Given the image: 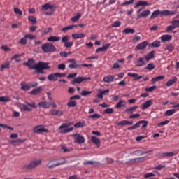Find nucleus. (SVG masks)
Returning a JSON list of instances; mask_svg holds the SVG:
<instances>
[{
	"label": "nucleus",
	"mask_w": 179,
	"mask_h": 179,
	"mask_svg": "<svg viewBox=\"0 0 179 179\" xmlns=\"http://www.w3.org/2000/svg\"><path fill=\"white\" fill-rule=\"evenodd\" d=\"M23 65L28 66L29 69H36L39 73H44V69H50V63L39 62L36 63L34 59H29L27 62L23 63Z\"/></svg>",
	"instance_id": "obj_1"
},
{
	"label": "nucleus",
	"mask_w": 179,
	"mask_h": 179,
	"mask_svg": "<svg viewBox=\"0 0 179 179\" xmlns=\"http://www.w3.org/2000/svg\"><path fill=\"white\" fill-rule=\"evenodd\" d=\"M41 164V159H33L31 160L29 164H24L22 166V169L25 171H29V170H34L36 167H38Z\"/></svg>",
	"instance_id": "obj_2"
},
{
	"label": "nucleus",
	"mask_w": 179,
	"mask_h": 179,
	"mask_svg": "<svg viewBox=\"0 0 179 179\" xmlns=\"http://www.w3.org/2000/svg\"><path fill=\"white\" fill-rule=\"evenodd\" d=\"M41 49L43 52L48 53V52H55L57 51V48L54 44L51 43H46L42 45Z\"/></svg>",
	"instance_id": "obj_3"
},
{
	"label": "nucleus",
	"mask_w": 179,
	"mask_h": 179,
	"mask_svg": "<svg viewBox=\"0 0 179 179\" xmlns=\"http://www.w3.org/2000/svg\"><path fill=\"white\" fill-rule=\"evenodd\" d=\"M71 124L69 123H64L59 126L60 134H68V132H72L73 127H69Z\"/></svg>",
	"instance_id": "obj_4"
},
{
	"label": "nucleus",
	"mask_w": 179,
	"mask_h": 179,
	"mask_svg": "<svg viewBox=\"0 0 179 179\" xmlns=\"http://www.w3.org/2000/svg\"><path fill=\"white\" fill-rule=\"evenodd\" d=\"M33 132L34 134H48V129L44 128L43 125H38L33 128Z\"/></svg>",
	"instance_id": "obj_5"
},
{
	"label": "nucleus",
	"mask_w": 179,
	"mask_h": 179,
	"mask_svg": "<svg viewBox=\"0 0 179 179\" xmlns=\"http://www.w3.org/2000/svg\"><path fill=\"white\" fill-rule=\"evenodd\" d=\"M72 136L76 143H85L86 140H85V137L80 134H72Z\"/></svg>",
	"instance_id": "obj_6"
},
{
	"label": "nucleus",
	"mask_w": 179,
	"mask_h": 179,
	"mask_svg": "<svg viewBox=\"0 0 179 179\" xmlns=\"http://www.w3.org/2000/svg\"><path fill=\"white\" fill-rule=\"evenodd\" d=\"M68 62L70 63L69 65V68H70V69H76V68H79V66H80V64L76 63V59H69Z\"/></svg>",
	"instance_id": "obj_7"
},
{
	"label": "nucleus",
	"mask_w": 179,
	"mask_h": 179,
	"mask_svg": "<svg viewBox=\"0 0 179 179\" xmlns=\"http://www.w3.org/2000/svg\"><path fill=\"white\" fill-rule=\"evenodd\" d=\"M90 79H92L90 77H78L72 80V83L73 85L75 83H82L85 80H90Z\"/></svg>",
	"instance_id": "obj_8"
},
{
	"label": "nucleus",
	"mask_w": 179,
	"mask_h": 179,
	"mask_svg": "<svg viewBox=\"0 0 179 179\" xmlns=\"http://www.w3.org/2000/svg\"><path fill=\"white\" fill-rule=\"evenodd\" d=\"M159 15H161V16H164V10L160 11V10H156L153 11L150 16V19H156Z\"/></svg>",
	"instance_id": "obj_9"
},
{
	"label": "nucleus",
	"mask_w": 179,
	"mask_h": 179,
	"mask_svg": "<svg viewBox=\"0 0 179 179\" xmlns=\"http://www.w3.org/2000/svg\"><path fill=\"white\" fill-rule=\"evenodd\" d=\"M143 162H145V157L131 159L129 161V163L130 164H135V163H142Z\"/></svg>",
	"instance_id": "obj_10"
},
{
	"label": "nucleus",
	"mask_w": 179,
	"mask_h": 179,
	"mask_svg": "<svg viewBox=\"0 0 179 179\" xmlns=\"http://www.w3.org/2000/svg\"><path fill=\"white\" fill-rule=\"evenodd\" d=\"M91 141L92 143H94V145H96V146H97V148H100V146H101L100 138L96 137V136H92Z\"/></svg>",
	"instance_id": "obj_11"
},
{
	"label": "nucleus",
	"mask_w": 179,
	"mask_h": 179,
	"mask_svg": "<svg viewBox=\"0 0 179 179\" xmlns=\"http://www.w3.org/2000/svg\"><path fill=\"white\" fill-rule=\"evenodd\" d=\"M149 45V43L146 41H144L139 44L137 45L136 48L137 50H145Z\"/></svg>",
	"instance_id": "obj_12"
},
{
	"label": "nucleus",
	"mask_w": 179,
	"mask_h": 179,
	"mask_svg": "<svg viewBox=\"0 0 179 179\" xmlns=\"http://www.w3.org/2000/svg\"><path fill=\"white\" fill-rule=\"evenodd\" d=\"M152 104H153V101H152V99L148 100L144 103L142 104L141 109L147 110V108H149V107H150Z\"/></svg>",
	"instance_id": "obj_13"
},
{
	"label": "nucleus",
	"mask_w": 179,
	"mask_h": 179,
	"mask_svg": "<svg viewBox=\"0 0 179 179\" xmlns=\"http://www.w3.org/2000/svg\"><path fill=\"white\" fill-rule=\"evenodd\" d=\"M111 46V43H107L101 48H99L96 50V52H104V51H107L108 48Z\"/></svg>",
	"instance_id": "obj_14"
},
{
	"label": "nucleus",
	"mask_w": 179,
	"mask_h": 179,
	"mask_svg": "<svg viewBox=\"0 0 179 179\" xmlns=\"http://www.w3.org/2000/svg\"><path fill=\"white\" fill-rule=\"evenodd\" d=\"M150 5L149 2L145 1H138L137 3H136L134 8H139V6H149Z\"/></svg>",
	"instance_id": "obj_15"
},
{
	"label": "nucleus",
	"mask_w": 179,
	"mask_h": 179,
	"mask_svg": "<svg viewBox=\"0 0 179 179\" xmlns=\"http://www.w3.org/2000/svg\"><path fill=\"white\" fill-rule=\"evenodd\" d=\"M177 80H178L177 77L173 76L172 79L169 80L168 82L166 83V86L170 87V86H173L174 83H177Z\"/></svg>",
	"instance_id": "obj_16"
},
{
	"label": "nucleus",
	"mask_w": 179,
	"mask_h": 179,
	"mask_svg": "<svg viewBox=\"0 0 179 179\" xmlns=\"http://www.w3.org/2000/svg\"><path fill=\"white\" fill-rule=\"evenodd\" d=\"M171 40H173V36L171 35H162L161 36V41H162V43L171 41Z\"/></svg>",
	"instance_id": "obj_17"
},
{
	"label": "nucleus",
	"mask_w": 179,
	"mask_h": 179,
	"mask_svg": "<svg viewBox=\"0 0 179 179\" xmlns=\"http://www.w3.org/2000/svg\"><path fill=\"white\" fill-rule=\"evenodd\" d=\"M155 52H156V51L152 50L150 53L145 56V59L147 61V62H149L150 59H153V58H155Z\"/></svg>",
	"instance_id": "obj_18"
},
{
	"label": "nucleus",
	"mask_w": 179,
	"mask_h": 179,
	"mask_svg": "<svg viewBox=\"0 0 179 179\" xmlns=\"http://www.w3.org/2000/svg\"><path fill=\"white\" fill-rule=\"evenodd\" d=\"M150 48H153L155 47V48H159L162 45V43L159 41L155 40L152 43L148 45Z\"/></svg>",
	"instance_id": "obj_19"
},
{
	"label": "nucleus",
	"mask_w": 179,
	"mask_h": 179,
	"mask_svg": "<svg viewBox=\"0 0 179 179\" xmlns=\"http://www.w3.org/2000/svg\"><path fill=\"white\" fill-rule=\"evenodd\" d=\"M145 65V57H139L136 62V66H143Z\"/></svg>",
	"instance_id": "obj_20"
},
{
	"label": "nucleus",
	"mask_w": 179,
	"mask_h": 179,
	"mask_svg": "<svg viewBox=\"0 0 179 179\" xmlns=\"http://www.w3.org/2000/svg\"><path fill=\"white\" fill-rule=\"evenodd\" d=\"M21 89L22 90H24V92H27L31 89V87L29 85V84H26L24 82H22L20 83Z\"/></svg>",
	"instance_id": "obj_21"
},
{
	"label": "nucleus",
	"mask_w": 179,
	"mask_h": 179,
	"mask_svg": "<svg viewBox=\"0 0 179 179\" xmlns=\"http://www.w3.org/2000/svg\"><path fill=\"white\" fill-rule=\"evenodd\" d=\"M50 114L51 115L61 117L62 115H64V112H62V110H55L54 109H52L50 110Z\"/></svg>",
	"instance_id": "obj_22"
},
{
	"label": "nucleus",
	"mask_w": 179,
	"mask_h": 179,
	"mask_svg": "<svg viewBox=\"0 0 179 179\" xmlns=\"http://www.w3.org/2000/svg\"><path fill=\"white\" fill-rule=\"evenodd\" d=\"M48 79L50 82H55V81L58 80V77H57V73L48 75Z\"/></svg>",
	"instance_id": "obj_23"
},
{
	"label": "nucleus",
	"mask_w": 179,
	"mask_h": 179,
	"mask_svg": "<svg viewBox=\"0 0 179 179\" xmlns=\"http://www.w3.org/2000/svg\"><path fill=\"white\" fill-rule=\"evenodd\" d=\"M43 92V87H39L36 89H34L32 91L30 92V94H32L34 96H37V94L41 93Z\"/></svg>",
	"instance_id": "obj_24"
},
{
	"label": "nucleus",
	"mask_w": 179,
	"mask_h": 179,
	"mask_svg": "<svg viewBox=\"0 0 179 179\" xmlns=\"http://www.w3.org/2000/svg\"><path fill=\"white\" fill-rule=\"evenodd\" d=\"M38 107L42 108H50V103L45 101H41L38 103Z\"/></svg>",
	"instance_id": "obj_25"
},
{
	"label": "nucleus",
	"mask_w": 179,
	"mask_h": 179,
	"mask_svg": "<svg viewBox=\"0 0 179 179\" xmlns=\"http://www.w3.org/2000/svg\"><path fill=\"white\" fill-rule=\"evenodd\" d=\"M127 75L131 78H135L134 80H139V79H142V78H143L142 76H138V73H128Z\"/></svg>",
	"instance_id": "obj_26"
},
{
	"label": "nucleus",
	"mask_w": 179,
	"mask_h": 179,
	"mask_svg": "<svg viewBox=\"0 0 179 179\" xmlns=\"http://www.w3.org/2000/svg\"><path fill=\"white\" fill-rule=\"evenodd\" d=\"M150 15V10H145L143 11L140 15H138V19H141V17H148Z\"/></svg>",
	"instance_id": "obj_27"
},
{
	"label": "nucleus",
	"mask_w": 179,
	"mask_h": 179,
	"mask_svg": "<svg viewBox=\"0 0 179 179\" xmlns=\"http://www.w3.org/2000/svg\"><path fill=\"white\" fill-rule=\"evenodd\" d=\"M56 160V166L58 167V166H62V164H65L66 163V159L65 158H60L59 159H55Z\"/></svg>",
	"instance_id": "obj_28"
},
{
	"label": "nucleus",
	"mask_w": 179,
	"mask_h": 179,
	"mask_svg": "<svg viewBox=\"0 0 179 179\" xmlns=\"http://www.w3.org/2000/svg\"><path fill=\"white\" fill-rule=\"evenodd\" d=\"M103 82H106V83H110L111 82H114V76L109 75L108 76H106L103 78Z\"/></svg>",
	"instance_id": "obj_29"
},
{
	"label": "nucleus",
	"mask_w": 179,
	"mask_h": 179,
	"mask_svg": "<svg viewBox=\"0 0 179 179\" xmlns=\"http://www.w3.org/2000/svg\"><path fill=\"white\" fill-rule=\"evenodd\" d=\"M127 102L124 100H120L119 102L115 106L116 108H121L122 107H126Z\"/></svg>",
	"instance_id": "obj_30"
},
{
	"label": "nucleus",
	"mask_w": 179,
	"mask_h": 179,
	"mask_svg": "<svg viewBox=\"0 0 179 179\" xmlns=\"http://www.w3.org/2000/svg\"><path fill=\"white\" fill-rule=\"evenodd\" d=\"M176 155H177V153L173 152H163L161 154V157H173V156H176Z\"/></svg>",
	"instance_id": "obj_31"
},
{
	"label": "nucleus",
	"mask_w": 179,
	"mask_h": 179,
	"mask_svg": "<svg viewBox=\"0 0 179 179\" xmlns=\"http://www.w3.org/2000/svg\"><path fill=\"white\" fill-rule=\"evenodd\" d=\"M71 37L74 38V40H78V38H83V37H86L85 34H73Z\"/></svg>",
	"instance_id": "obj_32"
},
{
	"label": "nucleus",
	"mask_w": 179,
	"mask_h": 179,
	"mask_svg": "<svg viewBox=\"0 0 179 179\" xmlns=\"http://www.w3.org/2000/svg\"><path fill=\"white\" fill-rule=\"evenodd\" d=\"M42 10H48V9H50V10H53L54 6L50 5V3H46L41 6Z\"/></svg>",
	"instance_id": "obj_33"
},
{
	"label": "nucleus",
	"mask_w": 179,
	"mask_h": 179,
	"mask_svg": "<svg viewBox=\"0 0 179 179\" xmlns=\"http://www.w3.org/2000/svg\"><path fill=\"white\" fill-rule=\"evenodd\" d=\"M59 40H61V37H58V36H52L48 38V41H50L52 43L59 41Z\"/></svg>",
	"instance_id": "obj_34"
},
{
	"label": "nucleus",
	"mask_w": 179,
	"mask_h": 179,
	"mask_svg": "<svg viewBox=\"0 0 179 179\" xmlns=\"http://www.w3.org/2000/svg\"><path fill=\"white\" fill-rule=\"evenodd\" d=\"M176 113H177V110H176L175 108L168 110L166 111L165 115H166L167 117H171V115L176 114Z\"/></svg>",
	"instance_id": "obj_35"
},
{
	"label": "nucleus",
	"mask_w": 179,
	"mask_h": 179,
	"mask_svg": "<svg viewBox=\"0 0 179 179\" xmlns=\"http://www.w3.org/2000/svg\"><path fill=\"white\" fill-rule=\"evenodd\" d=\"M47 166L49 169H54V167H57L56 160L53 159L50 161L48 163Z\"/></svg>",
	"instance_id": "obj_36"
},
{
	"label": "nucleus",
	"mask_w": 179,
	"mask_h": 179,
	"mask_svg": "<svg viewBox=\"0 0 179 179\" xmlns=\"http://www.w3.org/2000/svg\"><path fill=\"white\" fill-rule=\"evenodd\" d=\"M177 15V10H174V11H170L169 10H164V16H169V15Z\"/></svg>",
	"instance_id": "obj_37"
},
{
	"label": "nucleus",
	"mask_w": 179,
	"mask_h": 179,
	"mask_svg": "<svg viewBox=\"0 0 179 179\" xmlns=\"http://www.w3.org/2000/svg\"><path fill=\"white\" fill-rule=\"evenodd\" d=\"M123 33L125 34H134V33H135V29L132 28H126L124 29Z\"/></svg>",
	"instance_id": "obj_38"
},
{
	"label": "nucleus",
	"mask_w": 179,
	"mask_h": 179,
	"mask_svg": "<svg viewBox=\"0 0 179 179\" xmlns=\"http://www.w3.org/2000/svg\"><path fill=\"white\" fill-rule=\"evenodd\" d=\"M10 66V62H6L4 63V64H1V71H3L4 69H9Z\"/></svg>",
	"instance_id": "obj_39"
},
{
	"label": "nucleus",
	"mask_w": 179,
	"mask_h": 179,
	"mask_svg": "<svg viewBox=\"0 0 179 179\" xmlns=\"http://www.w3.org/2000/svg\"><path fill=\"white\" fill-rule=\"evenodd\" d=\"M80 17H82V14H80V13H78L77 15L74 17H73L71 20V22H78V20H79V19H80Z\"/></svg>",
	"instance_id": "obj_40"
},
{
	"label": "nucleus",
	"mask_w": 179,
	"mask_h": 179,
	"mask_svg": "<svg viewBox=\"0 0 179 179\" xmlns=\"http://www.w3.org/2000/svg\"><path fill=\"white\" fill-rule=\"evenodd\" d=\"M10 101V98L9 96H1L0 102L1 103H8Z\"/></svg>",
	"instance_id": "obj_41"
},
{
	"label": "nucleus",
	"mask_w": 179,
	"mask_h": 179,
	"mask_svg": "<svg viewBox=\"0 0 179 179\" xmlns=\"http://www.w3.org/2000/svg\"><path fill=\"white\" fill-rule=\"evenodd\" d=\"M138 108V106H134L130 108H127L125 110V112L127 113V114H133L134 111Z\"/></svg>",
	"instance_id": "obj_42"
},
{
	"label": "nucleus",
	"mask_w": 179,
	"mask_h": 179,
	"mask_svg": "<svg viewBox=\"0 0 179 179\" xmlns=\"http://www.w3.org/2000/svg\"><path fill=\"white\" fill-rule=\"evenodd\" d=\"M61 150H62L64 153H68L69 152H72V148H67L66 145H62L61 147Z\"/></svg>",
	"instance_id": "obj_43"
},
{
	"label": "nucleus",
	"mask_w": 179,
	"mask_h": 179,
	"mask_svg": "<svg viewBox=\"0 0 179 179\" xmlns=\"http://www.w3.org/2000/svg\"><path fill=\"white\" fill-rule=\"evenodd\" d=\"M73 27H78V25H70L62 29V31H68V30H71Z\"/></svg>",
	"instance_id": "obj_44"
},
{
	"label": "nucleus",
	"mask_w": 179,
	"mask_h": 179,
	"mask_svg": "<svg viewBox=\"0 0 179 179\" xmlns=\"http://www.w3.org/2000/svg\"><path fill=\"white\" fill-rule=\"evenodd\" d=\"M85 127V122H78L74 124L75 128H83Z\"/></svg>",
	"instance_id": "obj_45"
},
{
	"label": "nucleus",
	"mask_w": 179,
	"mask_h": 179,
	"mask_svg": "<svg viewBox=\"0 0 179 179\" xmlns=\"http://www.w3.org/2000/svg\"><path fill=\"white\" fill-rule=\"evenodd\" d=\"M155 68H156V66L155 64H153L152 63H149L145 67V69H148V71H153Z\"/></svg>",
	"instance_id": "obj_46"
},
{
	"label": "nucleus",
	"mask_w": 179,
	"mask_h": 179,
	"mask_svg": "<svg viewBox=\"0 0 179 179\" xmlns=\"http://www.w3.org/2000/svg\"><path fill=\"white\" fill-rule=\"evenodd\" d=\"M25 103H26V104H27L29 107H31V108H37V107H38V106H37V104H36V103H34V102L30 103V102L26 101Z\"/></svg>",
	"instance_id": "obj_47"
},
{
	"label": "nucleus",
	"mask_w": 179,
	"mask_h": 179,
	"mask_svg": "<svg viewBox=\"0 0 179 179\" xmlns=\"http://www.w3.org/2000/svg\"><path fill=\"white\" fill-rule=\"evenodd\" d=\"M28 20L31 22L33 24H36V23H37V19L34 16L28 17Z\"/></svg>",
	"instance_id": "obj_48"
},
{
	"label": "nucleus",
	"mask_w": 179,
	"mask_h": 179,
	"mask_svg": "<svg viewBox=\"0 0 179 179\" xmlns=\"http://www.w3.org/2000/svg\"><path fill=\"white\" fill-rule=\"evenodd\" d=\"M171 24L173 26L175 29H177L179 27V20H173L171 22Z\"/></svg>",
	"instance_id": "obj_49"
},
{
	"label": "nucleus",
	"mask_w": 179,
	"mask_h": 179,
	"mask_svg": "<svg viewBox=\"0 0 179 179\" xmlns=\"http://www.w3.org/2000/svg\"><path fill=\"white\" fill-rule=\"evenodd\" d=\"M48 33H52V29L51 27L45 28L43 31V34H48Z\"/></svg>",
	"instance_id": "obj_50"
},
{
	"label": "nucleus",
	"mask_w": 179,
	"mask_h": 179,
	"mask_svg": "<svg viewBox=\"0 0 179 179\" xmlns=\"http://www.w3.org/2000/svg\"><path fill=\"white\" fill-rule=\"evenodd\" d=\"M24 55V53L21 54H15L11 57V60L13 61V59H17V58H20V57H23Z\"/></svg>",
	"instance_id": "obj_51"
},
{
	"label": "nucleus",
	"mask_w": 179,
	"mask_h": 179,
	"mask_svg": "<svg viewBox=\"0 0 179 179\" xmlns=\"http://www.w3.org/2000/svg\"><path fill=\"white\" fill-rule=\"evenodd\" d=\"M166 50H168V51H169V52L174 51V45L173 44L167 45Z\"/></svg>",
	"instance_id": "obj_52"
},
{
	"label": "nucleus",
	"mask_w": 179,
	"mask_h": 179,
	"mask_svg": "<svg viewBox=\"0 0 179 179\" xmlns=\"http://www.w3.org/2000/svg\"><path fill=\"white\" fill-rule=\"evenodd\" d=\"M101 117V115L99 113H95L94 115H90L89 118H92L93 120L94 119H99Z\"/></svg>",
	"instance_id": "obj_53"
},
{
	"label": "nucleus",
	"mask_w": 179,
	"mask_h": 179,
	"mask_svg": "<svg viewBox=\"0 0 179 179\" xmlns=\"http://www.w3.org/2000/svg\"><path fill=\"white\" fill-rule=\"evenodd\" d=\"M119 127H124V125H128V120H122L117 122Z\"/></svg>",
	"instance_id": "obj_54"
},
{
	"label": "nucleus",
	"mask_w": 179,
	"mask_h": 179,
	"mask_svg": "<svg viewBox=\"0 0 179 179\" xmlns=\"http://www.w3.org/2000/svg\"><path fill=\"white\" fill-rule=\"evenodd\" d=\"M68 107H76V101H70L67 103Z\"/></svg>",
	"instance_id": "obj_55"
},
{
	"label": "nucleus",
	"mask_w": 179,
	"mask_h": 179,
	"mask_svg": "<svg viewBox=\"0 0 179 179\" xmlns=\"http://www.w3.org/2000/svg\"><path fill=\"white\" fill-rule=\"evenodd\" d=\"M14 12L16 15H20V16H22L23 15V12L22 11V10L19 9L18 8H15Z\"/></svg>",
	"instance_id": "obj_56"
},
{
	"label": "nucleus",
	"mask_w": 179,
	"mask_h": 179,
	"mask_svg": "<svg viewBox=\"0 0 179 179\" xmlns=\"http://www.w3.org/2000/svg\"><path fill=\"white\" fill-rule=\"evenodd\" d=\"M96 164V162H93V161H85L83 162L84 166H94V164Z\"/></svg>",
	"instance_id": "obj_57"
},
{
	"label": "nucleus",
	"mask_w": 179,
	"mask_h": 179,
	"mask_svg": "<svg viewBox=\"0 0 179 179\" xmlns=\"http://www.w3.org/2000/svg\"><path fill=\"white\" fill-rule=\"evenodd\" d=\"M73 45V42L69 41L64 43V47H66V48H71Z\"/></svg>",
	"instance_id": "obj_58"
},
{
	"label": "nucleus",
	"mask_w": 179,
	"mask_h": 179,
	"mask_svg": "<svg viewBox=\"0 0 179 179\" xmlns=\"http://www.w3.org/2000/svg\"><path fill=\"white\" fill-rule=\"evenodd\" d=\"M25 38H29V40H34V38H36L37 36L31 35L30 34H27L25 36Z\"/></svg>",
	"instance_id": "obj_59"
},
{
	"label": "nucleus",
	"mask_w": 179,
	"mask_h": 179,
	"mask_svg": "<svg viewBox=\"0 0 179 179\" xmlns=\"http://www.w3.org/2000/svg\"><path fill=\"white\" fill-rule=\"evenodd\" d=\"M157 87L156 85H154L150 87L145 88V92H153V90H155V89H157Z\"/></svg>",
	"instance_id": "obj_60"
},
{
	"label": "nucleus",
	"mask_w": 179,
	"mask_h": 179,
	"mask_svg": "<svg viewBox=\"0 0 179 179\" xmlns=\"http://www.w3.org/2000/svg\"><path fill=\"white\" fill-rule=\"evenodd\" d=\"M121 26V22L115 21L112 24V27H120Z\"/></svg>",
	"instance_id": "obj_61"
},
{
	"label": "nucleus",
	"mask_w": 179,
	"mask_h": 179,
	"mask_svg": "<svg viewBox=\"0 0 179 179\" xmlns=\"http://www.w3.org/2000/svg\"><path fill=\"white\" fill-rule=\"evenodd\" d=\"M114 113L113 108H107L104 110L105 114H113Z\"/></svg>",
	"instance_id": "obj_62"
},
{
	"label": "nucleus",
	"mask_w": 179,
	"mask_h": 179,
	"mask_svg": "<svg viewBox=\"0 0 179 179\" xmlns=\"http://www.w3.org/2000/svg\"><path fill=\"white\" fill-rule=\"evenodd\" d=\"M22 107L24 111H29V112L31 111V108H29V106H27L25 104H22Z\"/></svg>",
	"instance_id": "obj_63"
},
{
	"label": "nucleus",
	"mask_w": 179,
	"mask_h": 179,
	"mask_svg": "<svg viewBox=\"0 0 179 179\" xmlns=\"http://www.w3.org/2000/svg\"><path fill=\"white\" fill-rule=\"evenodd\" d=\"M89 94H92V91L83 90L81 92L82 96H89Z\"/></svg>",
	"instance_id": "obj_64"
}]
</instances>
